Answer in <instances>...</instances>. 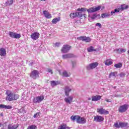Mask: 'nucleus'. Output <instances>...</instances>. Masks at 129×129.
<instances>
[{"label": "nucleus", "mask_w": 129, "mask_h": 129, "mask_svg": "<svg viewBox=\"0 0 129 129\" xmlns=\"http://www.w3.org/2000/svg\"><path fill=\"white\" fill-rule=\"evenodd\" d=\"M101 9V6H98L97 7H92L90 8L89 9H87L86 8H79L78 9V11L79 12H87L88 13V14H91L92 13H95V12H97L99 11Z\"/></svg>", "instance_id": "2"}, {"label": "nucleus", "mask_w": 129, "mask_h": 129, "mask_svg": "<svg viewBox=\"0 0 129 129\" xmlns=\"http://www.w3.org/2000/svg\"><path fill=\"white\" fill-rule=\"evenodd\" d=\"M114 67L116 68H121V67H122V64H121V63L115 64Z\"/></svg>", "instance_id": "33"}, {"label": "nucleus", "mask_w": 129, "mask_h": 129, "mask_svg": "<svg viewBox=\"0 0 129 129\" xmlns=\"http://www.w3.org/2000/svg\"><path fill=\"white\" fill-rule=\"evenodd\" d=\"M0 115L1 116H3V115H3V113H1Z\"/></svg>", "instance_id": "56"}, {"label": "nucleus", "mask_w": 129, "mask_h": 129, "mask_svg": "<svg viewBox=\"0 0 129 129\" xmlns=\"http://www.w3.org/2000/svg\"><path fill=\"white\" fill-rule=\"evenodd\" d=\"M19 126V125H12L11 124H9L8 126V129H17Z\"/></svg>", "instance_id": "22"}, {"label": "nucleus", "mask_w": 129, "mask_h": 129, "mask_svg": "<svg viewBox=\"0 0 129 129\" xmlns=\"http://www.w3.org/2000/svg\"><path fill=\"white\" fill-rule=\"evenodd\" d=\"M95 26H96V27H99V28H101V24L99 23H96Z\"/></svg>", "instance_id": "47"}, {"label": "nucleus", "mask_w": 129, "mask_h": 129, "mask_svg": "<svg viewBox=\"0 0 129 129\" xmlns=\"http://www.w3.org/2000/svg\"><path fill=\"white\" fill-rule=\"evenodd\" d=\"M43 14L44 15V17L47 18V19H51V18H52V16H51V14H50L47 11H43Z\"/></svg>", "instance_id": "18"}, {"label": "nucleus", "mask_w": 129, "mask_h": 129, "mask_svg": "<svg viewBox=\"0 0 129 129\" xmlns=\"http://www.w3.org/2000/svg\"><path fill=\"white\" fill-rule=\"evenodd\" d=\"M2 124L1 123H0V127L2 126Z\"/></svg>", "instance_id": "58"}, {"label": "nucleus", "mask_w": 129, "mask_h": 129, "mask_svg": "<svg viewBox=\"0 0 129 129\" xmlns=\"http://www.w3.org/2000/svg\"><path fill=\"white\" fill-rule=\"evenodd\" d=\"M5 94L7 95L6 100L8 101H13V100L19 99V95L14 94V93L10 90L6 91Z\"/></svg>", "instance_id": "1"}, {"label": "nucleus", "mask_w": 129, "mask_h": 129, "mask_svg": "<svg viewBox=\"0 0 129 129\" xmlns=\"http://www.w3.org/2000/svg\"><path fill=\"white\" fill-rule=\"evenodd\" d=\"M105 101H106L107 102H111L110 99H105Z\"/></svg>", "instance_id": "51"}, {"label": "nucleus", "mask_w": 129, "mask_h": 129, "mask_svg": "<svg viewBox=\"0 0 129 129\" xmlns=\"http://www.w3.org/2000/svg\"><path fill=\"white\" fill-rule=\"evenodd\" d=\"M7 55V51L4 48H0V55L2 56H5Z\"/></svg>", "instance_id": "19"}, {"label": "nucleus", "mask_w": 129, "mask_h": 129, "mask_svg": "<svg viewBox=\"0 0 129 129\" xmlns=\"http://www.w3.org/2000/svg\"><path fill=\"white\" fill-rule=\"evenodd\" d=\"M97 112L100 113V114H108V111H106V110L103 109V108H98L97 109Z\"/></svg>", "instance_id": "15"}, {"label": "nucleus", "mask_w": 129, "mask_h": 129, "mask_svg": "<svg viewBox=\"0 0 129 129\" xmlns=\"http://www.w3.org/2000/svg\"><path fill=\"white\" fill-rule=\"evenodd\" d=\"M71 119L72 120H76L77 123H81L84 124V123H86V120L84 117H81L79 115L72 116Z\"/></svg>", "instance_id": "3"}, {"label": "nucleus", "mask_w": 129, "mask_h": 129, "mask_svg": "<svg viewBox=\"0 0 129 129\" xmlns=\"http://www.w3.org/2000/svg\"><path fill=\"white\" fill-rule=\"evenodd\" d=\"M39 74L40 73L37 70H34L31 72L30 76L33 79H37V78L40 77L39 76Z\"/></svg>", "instance_id": "5"}, {"label": "nucleus", "mask_w": 129, "mask_h": 129, "mask_svg": "<svg viewBox=\"0 0 129 129\" xmlns=\"http://www.w3.org/2000/svg\"><path fill=\"white\" fill-rule=\"evenodd\" d=\"M83 16L84 17V18H86V14H84L83 15Z\"/></svg>", "instance_id": "54"}, {"label": "nucleus", "mask_w": 129, "mask_h": 129, "mask_svg": "<svg viewBox=\"0 0 129 129\" xmlns=\"http://www.w3.org/2000/svg\"><path fill=\"white\" fill-rule=\"evenodd\" d=\"M75 56L73 53H68L62 55V59H69L70 58H74Z\"/></svg>", "instance_id": "14"}, {"label": "nucleus", "mask_w": 129, "mask_h": 129, "mask_svg": "<svg viewBox=\"0 0 129 129\" xmlns=\"http://www.w3.org/2000/svg\"><path fill=\"white\" fill-rule=\"evenodd\" d=\"M88 100H91V98H88Z\"/></svg>", "instance_id": "57"}, {"label": "nucleus", "mask_w": 129, "mask_h": 129, "mask_svg": "<svg viewBox=\"0 0 129 129\" xmlns=\"http://www.w3.org/2000/svg\"><path fill=\"white\" fill-rule=\"evenodd\" d=\"M64 101L66 103H69V104H71L72 102H73V96H68L64 98Z\"/></svg>", "instance_id": "16"}, {"label": "nucleus", "mask_w": 129, "mask_h": 129, "mask_svg": "<svg viewBox=\"0 0 129 129\" xmlns=\"http://www.w3.org/2000/svg\"><path fill=\"white\" fill-rule=\"evenodd\" d=\"M112 64V61H111V59H107L105 61V64L106 66H110Z\"/></svg>", "instance_id": "24"}, {"label": "nucleus", "mask_w": 129, "mask_h": 129, "mask_svg": "<svg viewBox=\"0 0 129 129\" xmlns=\"http://www.w3.org/2000/svg\"><path fill=\"white\" fill-rule=\"evenodd\" d=\"M27 129H37V126L35 125H31L27 127Z\"/></svg>", "instance_id": "36"}, {"label": "nucleus", "mask_w": 129, "mask_h": 129, "mask_svg": "<svg viewBox=\"0 0 129 129\" xmlns=\"http://www.w3.org/2000/svg\"><path fill=\"white\" fill-rule=\"evenodd\" d=\"M113 126H114V127H116L117 128H119V127H120V125L118 124V122H116L114 123Z\"/></svg>", "instance_id": "37"}, {"label": "nucleus", "mask_w": 129, "mask_h": 129, "mask_svg": "<svg viewBox=\"0 0 129 129\" xmlns=\"http://www.w3.org/2000/svg\"><path fill=\"white\" fill-rule=\"evenodd\" d=\"M70 18L72 19H74V18H76L77 17V12L76 13H71L70 15Z\"/></svg>", "instance_id": "29"}, {"label": "nucleus", "mask_w": 129, "mask_h": 129, "mask_svg": "<svg viewBox=\"0 0 129 129\" xmlns=\"http://www.w3.org/2000/svg\"><path fill=\"white\" fill-rule=\"evenodd\" d=\"M6 107V105L4 104H0V108H5Z\"/></svg>", "instance_id": "48"}, {"label": "nucleus", "mask_w": 129, "mask_h": 129, "mask_svg": "<svg viewBox=\"0 0 129 129\" xmlns=\"http://www.w3.org/2000/svg\"><path fill=\"white\" fill-rule=\"evenodd\" d=\"M12 4H14V0H10L6 3V5H7V6H8H8H11Z\"/></svg>", "instance_id": "34"}, {"label": "nucleus", "mask_w": 129, "mask_h": 129, "mask_svg": "<svg viewBox=\"0 0 129 129\" xmlns=\"http://www.w3.org/2000/svg\"><path fill=\"white\" fill-rule=\"evenodd\" d=\"M119 124L120 125V127L123 128L127 127L128 123L127 122H119Z\"/></svg>", "instance_id": "23"}, {"label": "nucleus", "mask_w": 129, "mask_h": 129, "mask_svg": "<svg viewBox=\"0 0 129 129\" xmlns=\"http://www.w3.org/2000/svg\"><path fill=\"white\" fill-rule=\"evenodd\" d=\"M77 16L78 18H82L83 17V14H82V12H77Z\"/></svg>", "instance_id": "31"}, {"label": "nucleus", "mask_w": 129, "mask_h": 129, "mask_svg": "<svg viewBox=\"0 0 129 129\" xmlns=\"http://www.w3.org/2000/svg\"><path fill=\"white\" fill-rule=\"evenodd\" d=\"M114 14H115V13L114 12V11H111V16H113L114 15Z\"/></svg>", "instance_id": "52"}, {"label": "nucleus", "mask_w": 129, "mask_h": 129, "mask_svg": "<svg viewBox=\"0 0 129 129\" xmlns=\"http://www.w3.org/2000/svg\"><path fill=\"white\" fill-rule=\"evenodd\" d=\"M58 129H66V124L63 123L58 127Z\"/></svg>", "instance_id": "35"}, {"label": "nucleus", "mask_w": 129, "mask_h": 129, "mask_svg": "<svg viewBox=\"0 0 129 129\" xmlns=\"http://www.w3.org/2000/svg\"><path fill=\"white\" fill-rule=\"evenodd\" d=\"M88 52H95L97 51V49H95L94 47L90 46V47L87 48Z\"/></svg>", "instance_id": "25"}, {"label": "nucleus", "mask_w": 129, "mask_h": 129, "mask_svg": "<svg viewBox=\"0 0 129 129\" xmlns=\"http://www.w3.org/2000/svg\"><path fill=\"white\" fill-rule=\"evenodd\" d=\"M24 112H26V111H25V110L24 109V107H21V109H19L18 110V113H24Z\"/></svg>", "instance_id": "32"}, {"label": "nucleus", "mask_w": 129, "mask_h": 129, "mask_svg": "<svg viewBox=\"0 0 129 129\" xmlns=\"http://www.w3.org/2000/svg\"><path fill=\"white\" fill-rule=\"evenodd\" d=\"M41 1L46 2V0H40Z\"/></svg>", "instance_id": "59"}, {"label": "nucleus", "mask_w": 129, "mask_h": 129, "mask_svg": "<svg viewBox=\"0 0 129 129\" xmlns=\"http://www.w3.org/2000/svg\"><path fill=\"white\" fill-rule=\"evenodd\" d=\"M101 98V97L100 96H93L92 97V101H98Z\"/></svg>", "instance_id": "21"}, {"label": "nucleus", "mask_w": 129, "mask_h": 129, "mask_svg": "<svg viewBox=\"0 0 129 129\" xmlns=\"http://www.w3.org/2000/svg\"><path fill=\"white\" fill-rule=\"evenodd\" d=\"M72 64L73 68H75V67H76V61H72Z\"/></svg>", "instance_id": "39"}, {"label": "nucleus", "mask_w": 129, "mask_h": 129, "mask_svg": "<svg viewBox=\"0 0 129 129\" xmlns=\"http://www.w3.org/2000/svg\"><path fill=\"white\" fill-rule=\"evenodd\" d=\"M40 37V33L37 32L32 33L31 35V38L32 40H38Z\"/></svg>", "instance_id": "13"}, {"label": "nucleus", "mask_w": 129, "mask_h": 129, "mask_svg": "<svg viewBox=\"0 0 129 129\" xmlns=\"http://www.w3.org/2000/svg\"><path fill=\"white\" fill-rule=\"evenodd\" d=\"M59 21H60V17L55 18L52 20V23L57 24V23H58V22H59Z\"/></svg>", "instance_id": "28"}, {"label": "nucleus", "mask_w": 129, "mask_h": 129, "mask_svg": "<svg viewBox=\"0 0 129 129\" xmlns=\"http://www.w3.org/2000/svg\"><path fill=\"white\" fill-rule=\"evenodd\" d=\"M46 72H48V73H51V74H53V71L51 69H47Z\"/></svg>", "instance_id": "42"}, {"label": "nucleus", "mask_w": 129, "mask_h": 129, "mask_svg": "<svg viewBox=\"0 0 129 129\" xmlns=\"http://www.w3.org/2000/svg\"><path fill=\"white\" fill-rule=\"evenodd\" d=\"M50 84L52 87H54V86H57V85H59V84H60V82L58 81H50Z\"/></svg>", "instance_id": "20"}, {"label": "nucleus", "mask_w": 129, "mask_h": 129, "mask_svg": "<svg viewBox=\"0 0 129 129\" xmlns=\"http://www.w3.org/2000/svg\"><path fill=\"white\" fill-rule=\"evenodd\" d=\"M119 76L121 78H123L125 76V74H124V73H121L120 74H119Z\"/></svg>", "instance_id": "45"}, {"label": "nucleus", "mask_w": 129, "mask_h": 129, "mask_svg": "<svg viewBox=\"0 0 129 129\" xmlns=\"http://www.w3.org/2000/svg\"><path fill=\"white\" fill-rule=\"evenodd\" d=\"M114 13H119L120 12V9L119 8L118 9H116L114 10Z\"/></svg>", "instance_id": "46"}, {"label": "nucleus", "mask_w": 129, "mask_h": 129, "mask_svg": "<svg viewBox=\"0 0 129 129\" xmlns=\"http://www.w3.org/2000/svg\"><path fill=\"white\" fill-rule=\"evenodd\" d=\"M98 66V62H93L87 66V70H92L94 68H96Z\"/></svg>", "instance_id": "9"}, {"label": "nucleus", "mask_w": 129, "mask_h": 129, "mask_svg": "<svg viewBox=\"0 0 129 129\" xmlns=\"http://www.w3.org/2000/svg\"><path fill=\"white\" fill-rule=\"evenodd\" d=\"M44 98H45V97H44V96H37L33 99V102L35 104L40 103V102L44 100Z\"/></svg>", "instance_id": "7"}, {"label": "nucleus", "mask_w": 129, "mask_h": 129, "mask_svg": "<svg viewBox=\"0 0 129 129\" xmlns=\"http://www.w3.org/2000/svg\"><path fill=\"white\" fill-rule=\"evenodd\" d=\"M9 35L10 38L14 39H20L21 38V34L15 32H9Z\"/></svg>", "instance_id": "8"}, {"label": "nucleus", "mask_w": 129, "mask_h": 129, "mask_svg": "<svg viewBox=\"0 0 129 129\" xmlns=\"http://www.w3.org/2000/svg\"><path fill=\"white\" fill-rule=\"evenodd\" d=\"M66 128L70 129V127L68 126L66 124Z\"/></svg>", "instance_id": "53"}, {"label": "nucleus", "mask_w": 129, "mask_h": 129, "mask_svg": "<svg viewBox=\"0 0 129 129\" xmlns=\"http://www.w3.org/2000/svg\"><path fill=\"white\" fill-rule=\"evenodd\" d=\"M113 76H115V73H111L109 74V78H110V77H112Z\"/></svg>", "instance_id": "43"}, {"label": "nucleus", "mask_w": 129, "mask_h": 129, "mask_svg": "<svg viewBox=\"0 0 129 129\" xmlns=\"http://www.w3.org/2000/svg\"><path fill=\"white\" fill-rule=\"evenodd\" d=\"M59 74L60 75L62 76L63 77H70V74H69L67 71H64L62 73H61V71H58Z\"/></svg>", "instance_id": "17"}, {"label": "nucleus", "mask_w": 129, "mask_h": 129, "mask_svg": "<svg viewBox=\"0 0 129 129\" xmlns=\"http://www.w3.org/2000/svg\"><path fill=\"white\" fill-rule=\"evenodd\" d=\"M103 120H104V118L101 116L96 115L94 116V121H96L97 122H101Z\"/></svg>", "instance_id": "12"}, {"label": "nucleus", "mask_w": 129, "mask_h": 129, "mask_svg": "<svg viewBox=\"0 0 129 129\" xmlns=\"http://www.w3.org/2000/svg\"><path fill=\"white\" fill-rule=\"evenodd\" d=\"M13 107L10 105H5V109H12Z\"/></svg>", "instance_id": "40"}, {"label": "nucleus", "mask_w": 129, "mask_h": 129, "mask_svg": "<svg viewBox=\"0 0 129 129\" xmlns=\"http://www.w3.org/2000/svg\"><path fill=\"white\" fill-rule=\"evenodd\" d=\"M64 91L65 95L66 96H69V93L72 91V89L68 86H66L64 88Z\"/></svg>", "instance_id": "11"}, {"label": "nucleus", "mask_w": 129, "mask_h": 129, "mask_svg": "<svg viewBox=\"0 0 129 129\" xmlns=\"http://www.w3.org/2000/svg\"><path fill=\"white\" fill-rule=\"evenodd\" d=\"M120 9V12H122V11H124V10H126V9H128V6L127 5H121V7Z\"/></svg>", "instance_id": "27"}, {"label": "nucleus", "mask_w": 129, "mask_h": 129, "mask_svg": "<svg viewBox=\"0 0 129 129\" xmlns=\"http://www.w3.org/2000/svg\"><path fill=\"white\" fill-rule=\"evenodd\" d=\"M128 108V105L127 104L122 105L119 106L118 108V111L119 112L122 113L123 112H125V111L127 110Z\"/></svg>", "instance_id": "6"}, {"label": "nucleus", "mask_w": 129, "mask_h": 129, "mask_svg": "<svg viewBox=\"0 0 129 129\" xmlns=\"http://www.w3.org/2000/svg\"><path fill=\"white\" fill-rule=\"evenodd\" d=\"M127 53L128 55L129 56V49L127 50Z\"/></svg>", "instance_id": "55"}, {"label": "nucleus", "mask_w": 129, "mask_h": 129, "mask_svg": "<svg viewBox=\"0 0 129 129\" xmlns=\"http://www.w3.org/2000/svg\"><path fill=\"white\" fill-rule=\"evenodd\" d=\"M126 49H125L120 48V54H121V53H125V52H126Z\"/></svg>", "instance_id": "41"}, {"label": "nucleus", "mask_w": 129, "mask_h": 129, "mask_svg": "<svg viewBox=\"0 0 129 129\" xmlns=\"http://www.w3.org/2000/svg\"><path fill=\"white\" fill-rule=\"evenodd\" d=\"M78 40H80V41H83L86 43H89L91 42V38L86 36H81L78 38Z\"/></svg>", "instance_id": "10"}, {"label": "nucleus", "mask_w": 129, "mask_h": 129, "mask_svg": "<svg viewBox=\"0 0 129 129\" xmlns=\"http://www.w3.org/2000/svg\"><path fill=\"white\" fill-rule=\"evenodd\" d=\"M72 48V46L68 44H64L61 48V52L63 53H68V52L71 50Z\"/></svg>", "instance_id": "4"}, {"label": "nucleus", "mask_w": 129, "mask_h": 129, "mask_svg": "<svg viewBox=\"0 0 129 129\" xmlns=\"http://www.w3.org/2000/svg\"><path fill=\"white\" fill-rule=\"evenodd\" d=\"M60 45H61V43H60V42H56L55 43V47H60Z\"/></svg>", "instance_id": "44"}, {"label": "nucleus", "mask_w": 129, "mask_h": 129, "mask_svg": "<svg viewBox=\"0 0 129 129\" xmlns=\"http://www.w3.org/2000/svg\"><path fill=\"white\" fill-rule=\"evenodd\" d=\"M100 15L99 14H93L92 17H91L92 20H95V19H96V18H98V19H100Z\"/></svg>", "instance_id": "26"}, {"label": "nucleus", "mask_w": 129, "mask_h": 129, "mask_svg": "<svg viewBox=\"0 0 129 129\" xmlns=\"http://www.w3.org/2000/svg\"><path fill=\"white\" fill-rule=\"evenodd\" d=\"M101 17L103 19H104V18H107V17H110V14L103 13L101 15Z\"/></svg>", "instance_id": "30"}, {"label": "nucleus", "mask_w": 129, "mask_h": 129, "mask_svg": "<svg viewBox=\"0 0 129 129\" xmlns=\"http://www.w3.org/2000/svg\"><path fill=\"white\" fill-rule=\"evenodd\" d=\"M39 116H40V112H37L34 115L33 117L36 118L37 117H39Z\"/></svg>", "instance_id": "38"}, {"label": "nucleus", "mask_w": 129, "mask_h": 129, "mask_svg": "<svg viewBox=\"0 0 129 129\" xmlns=\"http://www.w3.org/2000/svg\"><path fill=\"white\" fill-rule=\"evenodd\" d=\"M115 51H116V53L118 54H120V48L117 49Z\"/></svg>", "instance_id": "49"}, {"label": "nucleus", "mask_w": 129, "mask_h": 129, "mask_svg": "<svg viewBox=\"0 0 129 129\" xmlns=\"http://www.w3.org/2000/svg\"><path fill=\"white\" fill-rule=\"evenodd\" d=\"M34 64V60H32L30 63H29V66H33V64Z\"/></svg>", "instance_id": "50"}]
</instances>
